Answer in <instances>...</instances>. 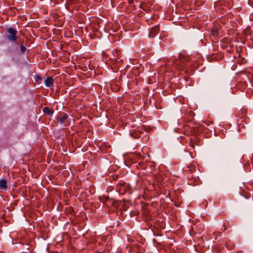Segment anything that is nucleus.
I'll use <instances>...</instances> for the list:
<instances>
[{
    "label": "nucleus",
    "mask_w": 253,
    "mask_h": 253,
    "mask_svg": "<svg viewBox=\"0 0 253 253\" xmlns=\"http://www.w3.org/2000/svg\"><path fill=\"white\" fill-rule=\"evenodd\" d=\"M173 65L179 71L187 70L191 65V62L189 61V57L180 54L178 59L173 62Z\"/></svg>",
    "instance_id": "f257e3e1"
},
{
    "label": "nucleus",
    "mask_w": 253,
    "mask_h": 253,
    "mask_svg": "<svg viewBox=\"0 0 253 253\" xmlns=\"http://www.w3.org/2000/svg\"><path fill=\"white\" fill-rule=\"evenodd\" d=\"M138 169H146L150 168L151 169H153L155 167V163L153 161H150L148 159H146L144 161L139 162L138 166H137Z\"/></svg>",
    "instance_id": "f03ea898"
},
{
    "label": "nucleus",
    "mask_w": 253,
    "mask_h": 253,
    "mask_svg": "<svg viewBox=\"0 0 253 253\" xmlns=\"http://www.w3.org/2000/svg\"><path fill=\"white\" fill-rule=\"evenodd\" d=\"M6 31L8 33L7 35V39L11 42H15L17 39V31L12 27L7 29Z\"/></svg>",
    "instance_id": "7ed1b4c3"
},
{
    "label": "nucleus",
    "mask_w": 253,
    "mask_h": 253,
    "mask_svg": "<svg viewBox=\"0 0 253 253\" xmlns=\"http://www.w3.org/2000/svg\"><path fill=\"white\" fill-rule=\"evenodd\" d=\"M116 190L120 194L123 195L129 190L128 186L126 182H119L116 186Z\"/></svg>",
    "instance_id": "20e7f679"
},
{
    "label": "nucleus",
    "mask_w": 253,
    "mask_h": 253,
    "mask_svg": "<svg viewBox=\"0 0 253 253\" xmlns=\"http://www.w3.org/2000/svg\"><path fill=\"white\" fill-rule=\"evenodd\" d=\"M120 51L119 50L115 51L113 53V56L114 58H112V59L114 61L115 63L116 66H119L122 64V59H120L118 56H119V54Z\"/></svg>",
    "instance_id": "39448f33"
},
{
    "label": "nucleus",
    "mask_w": 253,
    "mask_h": 253,
    "mask_svg": "<svg viewBox=\"0 0 253 253\" xmlns=\"http://www.w3.org/2000/svg\"><path fill=\"white\" fill-rule=\"evenodd\" d=\"M159 32V26L156 25L152 28L150 31L149 37L153 38H154Z\"/></svg>",
    "instance_id": "423d86ee"
},
{
    "label": "nucleus",
    "mask_w": 253,
    "mask_h": 253,
    "mask_svg": "<svg viewBox=\"0 0 253 253\" xmlns=\"http://www.w3.org/2000/svg\"><path fill=\"white\" fill-rule=\"evenodd\" d=\"M68 118V115L67 114L62 113L60 114V115L58 116L57 120L60 123V124H63L66 123Z\"/></svg>",
    "instance_id": "0eeeda50"
},
{
    "label": "nucleus",
    "mask_w": 253,
    "mask_h": 253,
    "mask_svg": "<svg viewBox=\"0 0 253 253\" xmlns=\"http://www.w3.org/2000/svg\"><path fill=\"white\" fill-rule=\"evenodd\" d=\"M53 79L51 77H47L44 81L46 86L50 87L53 85Z\"/></svg>",
    "instance_id": "6e6552de"
},
{
    "label": "nucleus",
    "mask_w": 253,
    "mask_h": 253,
    "mask_svg": "<svg viewBox=\"0 0 253 253\" xmlns=\"http://www.w3.org/2000/svg\"><path fill=\"white\" fill-rule=\"evenodd\" d=\"M7 188V181L5 179L0 180V189L6 190Z\"/></svg>",
    "instance_id": "1a4fd4ad"
},
{
    "label": "nucleus",
    "mask_w": 253,
    "mask_h": 253,
    "mask_svg": "<svg viewBox=\"0 0 253 253\" xmlns=\"http://www.w3.org/2000/svg\"><path fill=\"white\" fill-rule=\"evenodd\" d=\"M42 111L45 114H46L49 116L52 115L54 113L53 110L47 107L43 108L42 109Z\"/></svg>",
    "instance_id": "9d476101"
},
{
    "label": "nucleus",
    "mask_w": 253,
    "mask_h": 253,
    "mask_svg": "<svg viewBox=\"0 0 253 253\" xmlns=\"http://www.w3.org/2000/svg\"><path fill=\"white\" fill-rule=\"evenodd\" d=\"M125 165L129 167L132 164L135 163V159H123Z\"/></svg>",
    "instance_id": "9b49d317"
},
{
    "label": "nucleus",
    "mask_w": 253,
    "mask_h": 253,
    "mask_svg": "<svg viewBox=\"0 0 253 253\" xmlns=\"http://www.w3.org/2000/svg\"><path fill=\"white\" fill-rule=\"evenodd\" d=\"M42 80V77L39 75H37L36 76V81L38 82H41Z\"/></svg>",
    "instance_id": "f8f14e48"
},
{
    "label": "nucleus",
    "mask_w": 253,
    "mask_h": 253,
    "mask_svg": "<svg viewBox=\"0 0 253 253\" xmlns=\"http://www.w3.org/2000/svg\"><path fill=\"white\" fill-rule=\"evenodd\" d=\"M20 50L22 52L24 53L26 50V48L24 45H21L20 46Z\"/></svg>",
    "instance_id": "ddd939ff"
},
{
    "label": "nucleus",
    "mask_w": 253,
    "mask_h": 253,
    "mask_svg": "<svg viewBox=\"0 0 253 253\" xmlns=\"http://www.w3.org/2000/svg\"><path fill=\"white\" fill-rule=\"evenodd\" d=\"M249 163H251L252 164V166L253 167V159H250V161L249 160L248 161V163H247L246 164V165H247V164L249 165Z\"/></svg>",
    "instance_id": "4468645a"
},
{
    "label": "nucleus",
    "mask_w": 253,
    "mask_h": 253,
    "mask_svg": "<svg viewBox=\"0 0 253 253\" xmlns=\"http://www.w3.org/2000/svg\"><path fill=\"white\" fill-rule=\"evenodd\" d=\"M216 33H217V31H216V30H212V34H213L214 36L216 35Z\"/></svg>",
    "instance_id": "2eb2a0df"
},
{
    "label": "nucleus",
    "mask_w": 253,
    "mask_h": 253,
    "mask_svg": "<svg viewBox=\"0 0 253 253\" xmlns=\"http://www.w3.org/2000/svg\"><path fill=\"white\" fill-rule=\"evenodd\" d=\"M103 197L104 198L105 202H106L109 199V197L107 196H103Z\"/></svg>",
    "instance_id": "dca6fc26"
},
{
    "label": "nucleus",
    "mask_w": 253,
    "mask_h": 253,
    "mask_svg": "<svg viewBox=\"0 0 253 253\" xmlns=\"http://www.w3.org/2000/svg\"><path fill=\"white\" fill-rule=\"evenodd\" d=\"M205 124L207 126H209L210 123H208V122H205Z\"/></svg>",
    "instance_id": "f3484780"
},
{
    "label": "nucleus",
    "mask_w": 253,
    "mask_h": 253,
    "mask_svg": "<svg viewBox=\"0 0 253 253\" xmlns=\"http://www.w3.org/2000/svg\"><path fill=\"white\" fill-rule=\"evenodd\" d=\"M51 159H47V163H48V164H49V163H50V162H51Z\"/></svg>",
    "instance_id": "a211bd4d"
},
{
    "label": "nucleus",
    "mask_w": 253,
    "mask_h": 253,
    "mask_svg": "<svg viewBox=\"0 0 253 253\" xmlns=\"http://www.w3.org/2000/svg\"><path fill=\"white\" fill-rule=\"evenodd\" d=\"M40 160H41L40 161H38L39 163H42V159H40Z\"/></svg>",
    "instance_id": "6ab92c4d"
},
{
    "label": "nucleus",
    "mask_w": 253,
    "mask_h": 253,
    "mask_svg": "<svg viewBox=\"0 0 253 253\" xmlns=\"http://www.w3.org/2000/svg\"><path fill=\"white\" fill-rule=\"evenodd\" d=\"M148 157L149 158H150V155H149V154L148 155Z\"/></svg>",
    "instance_id": "aec40b11"
},
{
    "label": "nucleus",
    "mask_w": 253,
    "mask_h": 253,
    "mask_svg": "<svg viewBox=\"0 0 253 253\" xmlns=\"http://www.w3.org/2000/svg\"><path fill=\"white\" fill-rule=\"evenodd\" d=\"M123 210L126 211V209H125V208H123Z\"/></svg>",
    "instance_id": "412c9836"
},
{
    "label": "nucleus",
    "mask_w": 253,
    "mask_h": 253,
    "mask_svg": "<svg viewBox=\"0 0 253 253\" xmlns=\"http://www.w3.org/2000/svg\"><path fill=\"white\" fill-rule=\"evenodd\" d=\"M122 253V252H120V253Z\"/></svg>",
    "instance_id": "4be33fe9"
}]
</instances>
